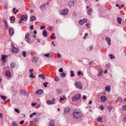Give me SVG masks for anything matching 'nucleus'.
<instances>
[{"label":"nucleus","instance_id":"nucleus-1","mask_svg":"<svg viewBox=\"0 0 126 126\" xmlns=\"http://www.w3.org/2000/svg\"><path fill=\"white\" fill-rule=\"evenodd\" d=\"M73 116L76 118H80L82 115V114L79 111H74L73 113Z\"/></svg>","mask_w":126,"mask_h":126},{"label":"nucleus","instance_id":"nucleus-2","mask_svg":"<svg viewBox=\"0 0 126 126\" xmlns=\"http://www.w3.org/2000/svg\"><path fill=\"white\" fill-rule=\"evenodd\" d=\"M8 57V56L5 55H2V57L1 59V60L2 61V64L3 65H4L5 64V62H6V60L5 59Z\"/></svg>","mask_w":126,"mask_h":126},{"label":"nucleus","instance_id":"nucleus-3","mask_svg":"<svg viewBox=\"0 0 126 126\" xmlns=\"http://www.w3.org/2000/svg\"><path fill=\"white\" fill-rule=\"evenodd\" d=\"M68 10L67 8L63 9L61 12V13L62 15H65L68 14Z\"/></svg>","mask_w":126,"mask_h":126},{"label":"nucleus","instance_id":"nucleus-4","mask_svg":"<svg viewBox=\"0 0 126 126\" xmlns=\"http://www.w3.org/2000/svg\"><path fill=\"white\" fill-rule=\"evenodd\" d=\"M76 86L79 89H81L82 87V84L80 82H77L76 83Z\"/></svg>","mask_w":126,"mask_h":126},{"label":"nucleus","instance_id":"nucleus-5","mask_svg":"<svg viewBox=\"0 0 126 126\" xmlns=\"http://www.w3.org/2000/svg\"><path fill=\"white\" fill-rule=\"evenodd\" d=\"M55 99L53 98L51 101L48 100L47 101V102L48 104L49 105L51 104H54L55 103Z\"/></svg>","mask_w":126,"mask_h":126},{"label":"nucleus","instance_id":"nucleus-6","mask_svg":"<svg viewBox=\"0 0 126 126\" xmlns=\"http://www.w3.org/2000/svg\"><path fill=\"white\" fill-rule=\"evenodd\" d=\"M43 92V91L41 89H39L36 90L35 92L36 94L38 95H40L42 94Z\"/></svg>","mask_w":126,"mask_h":126},{"label":"nucleus","instance_id":"nucleus-7","mask_svg":"<svg viewBox=\"0 0 126 126\" xmlns=\"http://www.w3.org/2000/svg\"><path fill=\"white\" fill-rule=\"evenodd\" d=\"M87 22V20L86 19H83L80 20L79 21V23L81 25H82L84 23H86Z\"/></svg>","mask_w":126,"mask_h":126},{"label":"nucleus","instance_id":"nucleus-8","mask_svg":"<svg viewBox=\"0 0 126 126\" xmlns=\"http://www.w3.org/2000/svg\"><path fill=\"white\" fill-rule=\"evenodd\" d=\"M68 6L71 7L74 5V1L73 0H70L68 2Z\"/></svg>","mask_w":126,"mask_h":126},{"label":"nucleus","instance_id":"nucleus-9","mask_svg":"<svg viewBox=\"0 0 126 126\" xmlns=\"http://www.w3.org/2000/svg\"><path fill=\"white\" fill-rule=\"evenodd\" d=\"M46 4L45 3H43L39 6V7L41 10L42 9H45Z\"/></svg>","mask_w":126,"mask_h":126},{"label":"nucleus","instance_id":"nucleus-10","mask_svg":"<svg viewBox=\"0 0 126 126\" xmlns=\"http://www.w3.org/2000/svg\"><path fill=\"white\" fill-rule=\"evenodd\" d=\"M70 110V108L69 107H67L65 109L64 114H65L68 113Z\"/></svg>","mask_w":126,"mask_h":126},{"label":"nucleus","instance_id":"nucleus-11","mask_svg":"<svg viewBox=\"0 0 126 126\" xmlns=\"http://www.w3.org/2000/svg\"><path fill=\"white\" fill-rule=\"evenodd\" d=\"M101 100L102 102H104L106 100V97L105 96H102L101 97Z\"/></svg>","mask_w":126,"mask_h":126},{"label":"nucleus","instance_id":"nucleus-12","mask_svg":"<svg viewBox=\"0 0 126 126\" xmlns=\"http://www.w3.org/2000/svg\"><path fill=\"white\" fill-rule=\"evenodd\" d=\"M5 75L6 76H7L9 77H10L11 76L10 72L9 70H7L6 71V72Z\"/></svg>","mask_w":126,"mask_h":126},{"label":"nucleus","instance_id":"nucleus-13","mask_svg":"<svg viewBox=\"0 0 126 126\" xmlns=\"http://www.w3.org/2000/svg\"><path fill=\"white\" fill-rule=\"evenodd\" d=\"M15 17L14 16H11V17L10 18V23H13L15 21Z\"/></svg>","mask_w":126,"mask_h":126},{"label":"nucleus","instance_id":"nucleus-14","mask_svg":"<svg viewBox=\"0 0 126 126\" xmlns=\"http://www.w3.org/2000/svg\"><path fill=\"white\" fill-rule=\"evenodd\" d=\"M36 19V17L34 16H31L30 18V21H32L35 20Z\"/></svg>","mask_w":126,"mask_h":126},{"label":"nucleus","instance_id":"nucleus-15","mask_svg":"<svg viewBox=\"0 0 126 126\" xmlns=\"http://www.w3.org/2000/svg\"><path fill=\"white\" fill-rule=\"evenodd\" d=\"M9 32L10 34L12 35L14 32L13 29L12 28H10L9 30Z\"/></svg>","mask_w":126,"mask_h":126},{"label":"nucleus","instance_id":"nucleus-16","mask_svg":"<svg viewBox=\"0 0 126 126\" xmlns=\"http://www.w3.org/2000/svg\"><path fill=\"white\" fill-rule=\"evenodd\" d=\"M21 19L23 20L26 21L27 19V16L25 15H22L21 16Z\"/></svg>","mask_w":126,"mask_h":126},{"label":"nucleus","instance_id":"nucleus-17","mask_svg":"<svg viewBox=\"0 0 126 126\" xmlns=\"http://www.w3.org/2000/svg\"><path fill=\"white\" fill-rule=\"evenodd\" d=\"M42 34L45 37H47V32L46 30H44L43 31Z\"/></svg>","mask_w":126,"mask_h":126},{"label":"nucleus","instance_id":"nucleus-18","mask_svg":"<svg viewBox=\"0 0 126 126\" xmlns=\"http://www.w3.org/2000/svg\"><path fill=\"white\" fill-rule=\"evenodd\" d=\"M18 49L17 47H15L13 48V52L14 53H16L18 52Z\"/></svg>","mask_w":126,"mask_h":126},{"label":"nucleus","instance_id":"nucleus-19","mask_svg":"<svg viewBox=\"0 0 126 126\" xmlns=\"http://www.w3.org/2000/svg\"><path fill=\"white\" fill-rule=\"evenodd\" d=\"M75 97H76L77 100H79L80 98L81 95L80 94H78L75 95Z\"/></svg>","mask_w":126,"mask_h":126},{"label":"nucleus","instance_id":"nucleus-20","mask_svg":"<svg viewBox=\"0 0 126 126\" xmlns=\"http://www.w3.org/2000/svg\"><path fill=\"white\" fill-rule=\"evenodd\" d=\"M93 13V9H90L87 12L88 14L89 15H91Z\"/></svg>","mask_w":126,"mask_h":126},{"label":"nucleus","instance_id":"nucleus-21","mask_svg":"<svg viewBox=\"0 0 126 126\" xmlns=\"http://www.w3.org/2000/svg\"><path fill=\"white\" fill-rule=\"evenodd\" d=\"M54 121H51L49 123V126H55L54 124Z\"/></svg>","mask_w":126,"mask_h":126},{"label":"nucleus","instance_id":"nucleus-22","mask_svg":"<svg viewBox=\"0 0 126 126\" xmlns=\"http://www.w3.org/2000/svg\"><path fill=\"white\" fill-rule=\"evenodd\" d=\"M13 12L14 14H16L17 13L18 11V9L16 10L15 8H14L13 9Z\"/></svg>","mask_w":126,"mask_h":126},{"label":"nucleus","instance_id":"nucleus-23","mask_svg":"<svg viewBox=\"0 0 126 126\" xmlns=\"http://www.w3.org/2000/svg\"><path fill=\"white\" fill-rule=\"evenodd\" d=\"M105 90H106L108 92H110V86H109L107 87H106L105 88Z\"/></svg>","mask_w":126,"mask_h":126},{"label":"nucleus","instance_id":"nucleus-24","mask_svg":"<svg viewBox=\"0 0 126 126\" xmlns=\"http://www.w3.org/2000/svg\"><path fill=\"white\" fill-rule=\"evenodd\" d=\"M106 40L108 42L109 45H110V39L109 37H107L106 38Z\"/></svg>","mask_w":126,"mask_h":126},{"label":"nucleus","instance_id":"nucleus-25","mask_svg":"<svg viewBox=\"0 0 126 126\" xmlns=\"http://www.w3.org/2000/svg\"><path fill=\"white\" fill-rule=\"evenodd\" d=\"M16 64L14 63H12L10 64L11 67L12 68H14L16 66Z\"/></svg>","mask_w":126,"mask_h":126},{"label":"nucleus","instance_id":"nucleus-26","mask_svg":"<svg viewBox=\"0 0 126 126\" xmlns=\"http://www.w3.org/2000/svg\"><path fill=\"white\" fill-rule=\"evenodd\" d=\"M38 60V58L37 57H34L32 59V60L33 62H37Z\"/></svg>","mask_w":126,"mask_h":126},{"label":"nucleus","instance_id":"nucleus-27","mask_svg":"<svg viewBox=\"0 0 126 126\" xmlns=\"http://www.w3.org/2000/svg\"><path fill=\"white\" fill-rule=\"evenodd\" d=\"M117 21L119 24H120L121 22L122 19L119 17H118L117 19Z\"/></svg>","mask_w":126,"mask_h":126},{"label":"nucleus","instance_id":"nucleus-28","mask_svg":"<svg viewBox=\"0 0 126 126\" xmlns=\"http://www.w3.org/2000/svg\"><path fill=\"white\" fill-rule=\"evenodd\" d=\"M20 94L22 95H24L25 94L26 92L23 90H21L20 92Z\"/></svg>","mask_w":126,"mask_h":126},{"label":"nucleus","instance_id":"nucleus-29","mask_svg":"<svg viewBox=\"0 0 126 126\" xmlns=\"http://www.w3.org/2000/svg\"><path fill=\"white\" fill-rule=\"evenodd\" d=\"M72 100L74 102H75L78 100H77V98H76V97H75V95L73 96L72 99Z\"/></svg>","mask_w":126,"mask_h":126},{"label":"nucleus","instance_id":"nucleus-30","mask_svg":"<svg viewBox=\"0 0 126 126\" xmlns=\"http://www.w3.org/2000/svg\"><path fill=\"white\" fill-rule=\"evenodd\" d=\"M38 77L40 78H41L42 79H45V76L42 74L39 75H38Z\"/></svg>","mask_w":126,"mask_h":126},{"label":"nucleus","instance_id":"nucleus-31","mask_svg":"<svg viewBox=\"0 0 126 126\" xmlns=\"http://www.w3.org/2000/svg\"><path fill=\"white\" fill-rule=\"evenodd\" d=\"M70 73H71L70 76L71 77H73L74 76L75 74L74 73V72L73 71H70Z\"/></svg>","mask_w":126,"mask_h":126},{"label":"nucleus","instance_id":"nucleus-32","mask_svg":"<svg viewBox=\"0 0 126 126\" xmlns=\"http://www.w3.org/2000/svg\"><path fill=\"white\" fill-rule=\"evenodd\" d=\"M61 75V77L63 78L65 77L66 76V74L64 72L62 73Z\"/></svg>","mask_w":126,"mask_h":126},{"label":"nucleus","instance_id":"nucleus-33","mask_svg":"<svg viewBox=\"0 0 126 126\" xmlns=\"http://www.w3.org/2000/svg\"><path fill=\"white\" fill-rule=\"evenodd\" d=\"M98 121L100 122H102L103 121V119L101 117H99L97 119Z\"/></svg>","mask_w":126,"mask_h":126},{"label":"nucleus","instance_id":"nucleus-34","mask_svg":"<svg viewBox=\"0 0 126 126\" xmlns=\"http://www.w3.org/2000/svg\"><path fill=\"white\" fill-rule=\"evenodd\" d=\"M56 91L58 94H60L62 92V90L60 89H58L56 90Z\"/></svg>","mask_w":126,"mask_h":126},{"label":"nucleus","instance_id":"nucleus-35","mask_svg":"<svg viewBox=\"0 0 126 126\" xmlns=\"http://www.w3.org/2000/svg\"><path fill=\"white\" fill-rule=\"evenodd\" d=\"M109 56L110 57V58L111 59H113L115 58V56H113L112 54H109Z\"/></svg>","mask_w":126,"mask_h":126},{"label":"nucleus","instance_id":"nucleus-36","mask_svg":"<svg viewBox=\"0 0 126 126\" xmlns=\"http://www.w3.org/2000/svg\"><path fill=\"white\" fill-rule=\"evenodd\" d=\"M12 125L13 126H18V124L15 122H13L12 123Z\"/></svg>","mask_w":126,"mask_h":126},{"label":"nucleus","instance_id":"nucleus-37","mask_svg":"<svg viewBox=\"0 0 126 126\" xmlns=\"http://www.w3.org/2000/svg\"><path fill=\"white\" fill-rule=\"evenodd\" d=\"M23 56L24 57H26V52L25 51H23L22 52Z\"/></svg>","mask_w":126,"mask_h":126},{"label":"nucleus","instance_id":"nucleus-38","mask_svg":"<svg viewBox=\"0 0 126 126\" xmlns=\"http://www.w3.org/2000/svg\"><path fill=\"white\" fill-rule=\"evenodd\" d=\"M33 73H31L29 76L30 77L33 78H34L35 77V76L34 75H33Z\"/></svg>","mask_w":126,"mask_h":126},{"label":"nucleus","instance_id":"nucleus-39","mask_svg":"<svg viewBox=\"0 0 126 126\" xmlns=\"http://www.w3.org/2000/svg\"><path fill=\"white\" fill-rule=\"evenodd\" d=\"M48 84V82H44L43 83V85H44V87H47V84Z\"/></svg>","mask_w":126,"mask_h":126},{"label":"nucleus","instance_id":"nucleus-40","mask_svg":"<svg viewBox=\"0 0 126 126\" xmlns=\"http://www.w3.org/2000/svg\"><path fill=\"white\" fill-rule=\"evenodd\" d=\"M1 97L3 100H5L6 99V97L5 96L2 95L1 96Z\"/></svg>","mask_w":126,"mask_h":126},{"label":"nucleus","instance_id":"nucleus-41","mask_svg":"<svg viewBox=\"0 0 126 126\" xmlns=\"http://www.w3.org/2000/svg\"><path fill=\"white\" fill-rule=\"evenodd\" d=\"M14 110H15V111L17 113H20V111L18 109L16 108H15L14 109Z\"/></svg>","mask_w":126,"mask_h":126},{"label":"nucleus","instance_id":"nucleus-42","mask_svg":"<svg viewBox=\"0 0 126 126\" xmlns=\"http://www.w3.org/2000/svg\"><path fill=\"white\" fill-rule=\"evenodd\" d=\"M50 55V54L49 53L47 54H44V56H46L47 57L49 58L50 57L49 55Z\"/></svg>","mask_w":126,"mask_h":126},{"label":"nucleus","instance_id":"nucleus-43","mask_svg":"<svg viewBox=\"0 0 126 126\" xmlns=\"http://www.w3.org/2000/svg\"><path fill=\"white\" fill-rule=\"evenodd\" d=\"M29 36H30V34L29 33H27L25 36V38H28L29 37Z\"/></svg>","mask_w":126,"mask_h":126},{"label":"nucleus","instance_id":"nucleus-44","mask_svg":"<svg viewBox=\"0 0 126 126\" xmlns=\"http://www.w3.org/2000/svg\"><path fill=\"white\" fill-rule=\"evenodd\" d=\"M99 108L101 110H103L104 109V107H103V106L102 105L101 106L99 107Z\"/></svg>","mask_w":126,"mask_h":126},{"label":"nucleus","instance_id":"nucleus-45","mask_svg":"<svg viewBox=\"0 0 126 126\" xmlns=\"http://www.w3.org/2000/svg\"><path fill=\"white\" fill-rule=\"evenodd\" d=\"M122 109L123 110H126V105H124Z\"/></svg>","mask_w":126,"mask_h":126},{"label":"nucleus","instance_id":"nucleus-46","mask_svg":"<svg viewBox=\"0 0 126 126\" xmlns=\"http://www.w3.org/2000/svg\"><path fill=\"white\" fill-rule=\"evenodd\" d=\"M54 79L56 81H58L59 80V79L57 76Z\"/></svg>","mask_w":126,"mask_h":126},{"label":"nucleus","instance_id":"nucleus-47","mask_svg":"<svg viewBox=\"0 0 126 126\" xmlns=\"http://www.w3.org/2000/svg\"><path fill=\"white\" fill-rule=\"evenodd\" d=\"M87 97L86 95H83L82 97V99H83L86 100Z\"/></svg>","mask_w":126,"mask_h":126},{"label":"nucleus","instance_id":"nucleus-48","mask_svg":"<svg viewBox=\"0 0 126 126\" xmlns=\"http://www.w3.org/2000/svg\"><path fill=\"white\" fill-rule=\"evenodd\" d=\"M59 71L60 72H62L63 71V69L62 68H60L59 70Z\"/></svg>","mask_w":126,"mask_h":126},{"label":"nucleus","instance_id":"nucleus-49","mask_svg":"<svg viewBox=\"0 0 126 126\" xmlns=\"http://www.w3.org/2000/svg\"><path fill=\"white\" fill-rule=\"evenodd\" d=\"M118 99L119 100V101L120 102H121L122 101V98L121 97H119L118 98Z\"/></svg>","mask_w":126,"mask_h":126},{"label":"nucleus","instance_id":"nucleus-50","mask_svg":"<svg viewBox=\"0 0 126 126\" xmlns=\"http://www.w3.org/2000/svg\"><path fill=\"white\" fill-rule=\"evenodd\" d=\"M24 120H22L21 121H20L19 122L20 124V125H22L23 124V123L24 122Z\"/></svg>","mask_w":126,"mask_h":126},{"label":"nucleus","instance_id":"nucleus-51","mask_svg":"<svg viewBox=\"0 0 126 126\" xmlns=\"http://www.w3.org/2000/svg\"><path fill=\"white\" fill-rule=\"evenodd\" d=\"M30 122L31 124H33L35 123V122L34 120L32 121H30Z\"/></svg>","mask_w":126,"mask_h":126},{"label":"nucleus","instance_id":"nucleus-52","mask_svg":"<svg viewBox=\"0 0 126 126\" xmlns=\"http://www.w3.org/2000/svg\"><path fill=\"white\" fill-rule=\"evenodd\" d=\"M50 38L51 39H55L56 38V37H53L52 36H51Z\"/></svg>","mask_w":126,"mask_h":126},{"label":"nucleus","instance_id":"nucleus-53","mask_svg":"<svg viewBox=\"0 0 126 126\" xmlns=\"http://www.w3.org/2000/svg\"><path fill=\"white\" fill-rule=\"evenodd\" d=\"M22 19H19V21L18 22V23H23V21H22Z\"/></svg>","mask_w":126,"mask_h":126},{"label":"nucleus","instance_id":"nucleus-54","mask_svg":"<svg viewBox=\"0 0 126 126\" xmlns=\"http://www.w3.org/2000/svg\"><path fill=\"white\" fill-rule=\"evenodd\" d=\"M25 40L28 42H30L29 39L28 38H25Z\"/></svg>","mask_w":126,"mask_h":126},{"label":"nucleus","instance_id":"nucleus-55","mask_svg":"<svg viewBox=\"0 0 126 126\" xmlns=\"http://www.w3.org/2000/svg\"><path fill=\"white\" fill-rule=\"evenodd\" d=\"M40 106V105L39 104H38L37 106L36 107V108H39Z\"/></svg>","mask_w":126,"mask_h":126},{"label":"nucleus","instance_id":"nucleus-56","mask_svg":"<svg viewBox=\"0 0 126 126\" xmlns=\"http://www.w3.org/2000/svg\"><path fill=\"white\" fill-rule=\"evenodd\" d=\"M45 28V26H42L41 27H40V29L41 30H42L43 29H44Z\"/></svg>","mask_w":126,"mask_h":126},{"label":"nucleus","instance_id":"nucleus-57","mask_svg":"<svg viewBox=\"0 0 126 126\" xmlns=\"http://www.w3.org/2000/svg\"><path fill=\"white\" fill-rule=\"evenodd\" d=\"M30 29L31 30H33V25H32L31 26Z\"/></svg>","mask_w":126,"mask_h":126},{"label":"nucleus","instance_id":"nucleus-58","mask_svg":"<svg viewBox=\"0 0 126 126\" xmlns=\"http://www.w3.org/2000/svg\"><path fill=\"white\" fill-rule=\"evenodd\" d=\"M32 114L33 115H35L37 114V113L35 112H33Z\"/></svg>","mask_w":126,"mask_h":126},{"label":"nucleus","instance_id":"nucleus-59","mask_svg":"<svg viewBox=\"0 0 126 126\" xmlns=\"http://www.w3.org/2000/svg\"><path fill=\"white\" fill-rule=\"evenodd\" d=\"M89 25V23H87L86 24V25L87 26V27L88 28H90V27L89 26H88V25Z\"/></svg>","mask_w":126,"mask_h":126},{"label":"nucleus","instance_id":"nucleus-60","mask_svg":"<svg viewBox=\"0 0 126 126\" xmlns=\"http://www.w3.org/2000/svg\"><path fill=\"white\" fill-rule=\"evenodd\" d=\"M36 104H37L36 103H32V106H34L35 105H36Z\"/></svg>","mask_w":126,"mask_h":126},{"label":"nucleus","instance_id":"nucleus-61","mask_svg":"<svg viewBox=\"0 0 126 126\" xmlns=\"http://www.w3.org/2000/svg\"><path fill=\"white\" fill-rule=\"evenodd\" d=\"M60 100L61 101H63L64 100V98H62L61 96L60 97Z\"/></svg>","mask_w":126,"mask_h":126},{"label":"nucleus","instance_id":"nucleus-62","mask_svg":"<svg viewBox=\"0 0 126 126\" xmlns=\"http://www.w3.org/2000/svg\"><path fill=\"white\" fill-rule=\"evenodd\" d=\"M81 74V72L80 71H78V75H80Z\"/></svg>","mask_w":126,"mask_h":126},{"label":"nucleus","instance_id":"nucleus-63","mask_svg":"<svg viewBox=\"0 0 126 126\" xmlns=\"http://www.w3.org/2000/svg\"><path fill=\"white\" fill-rule=\"evenodd\" d=\"M110 66V65L109 64H107L106 65V67L107 68H109Z\"/></svg>","mask_w":126,"mask_h":126},{"label":"nucleus","instance_id":"nucleus-64","mask_svg":"<svg viewBox=\"0 0 126 126\" xmlns=\"http://www.w3.org/2000/svg\"><path fill=\"white\" fill-rule=\"evenodd\" d=\"M123 121H126V116L125 117H124L123 118Z\"/></svg>","mask_w":126,"mask_h":126}]
</instances>
